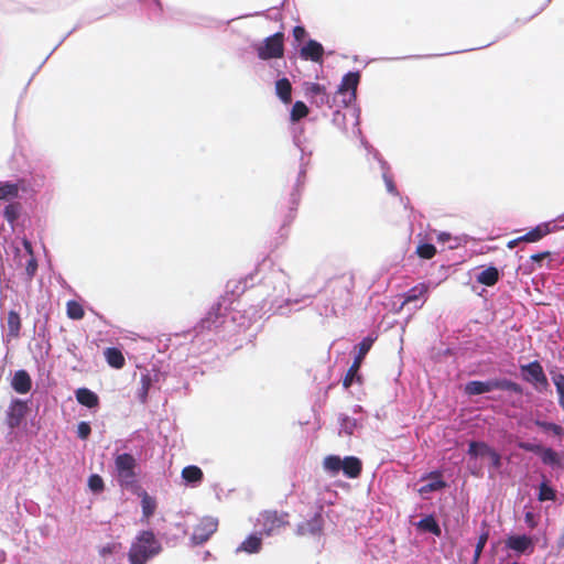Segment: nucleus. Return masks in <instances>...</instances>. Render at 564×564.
Masks as SVG:
<instances>
[{"mask_svg": "<svg viewBox=\"0 0 564 564\" xmlns=\"http://www.w3.org/2000/svg\"><path fill=\"white\" fill-rule=\"evenodd\" d=\"M161 552V544L152 531H142L132 542L128 558L130 564H145Z\"/></svg>", "mask_w": 564, "mask_h": 564, "instance_id": "obj_1", "label": "nucleus"}, {"mask_svg": "<svg viewBox=\"0 0 564 564\" xmlns=\"http://www.w3.org/2000/svg\"><path fill=\"white\" fill-rule=\"evenodd\" d=\"M354 288V276L351 274H343L328 280L325 291L329 295V301L333 307L339 306L341 308H346L352 302Z\"/></svg>", "mask_w": 564, "mask_h": 564, "instance_id": "obj_2", "label": "nucleus"}, {"mask_svg": "<svg viewBox=\"0 0 564 564\" xmlns=\"http://www.w3.org/2000/svg\"><path fill=\"white\" fill-rule=\"evenodd\" d=\"M137 467V459L129 453H122L115 457L116 479L121 488L131 491H137L140 488Z\"/></svg>", "mask_w": 564, "mask_h": 564, "instance_id": "obj_3", "label": "nucleus"}, {"mask_svg": "<svg viewBox=\"0 0 564 564\" xmlns=\"http://www.w3.org/2000/svg\"><path fill=\"white\" fill-rule=\"evenodd\" d=\"M518 447L525 452L540 455L541 462L546 466L560 469L564 468V453H558L552 447H544L530 442H519Z\"/></svg>", "mask_w": 564, "mask_h": 564, "instance_id": "obj_4", "label": "nucleus"}, {"mask_svg": "<svg viewBox=\"0 0 564 564\" xmlns=\"http://www.w3.org/2000/svg\"><path fill=\"white\" fill-rule=\"evenodd\" d=\"M375 339L370 336L365 337L357 346V354L355 356V359L352 361V365L349 367L348 371L346 372V376L343 379V386L347 389L349 388L355 378L357 380H360V377L358 376V371L360 369V366L366 357V355L369 352L373 345Z\"/></svg>", "mask_w": 564, "mask_h": 564, "instance_id": "obj_5", "label": "nucleus"}, {"mask_svg": "<svg viewBox=\"0 0 564 564\" xmlns=\"http://www.w3.org/2000/svg\"><path fill=\"white\" fill-rule=\"evenodd\" d=\"M520 369L523 373V379L533 384L536 391L544 392L549 390V380L544 373L542 365L538 360L531 361L528 365H522Z\"/></svg>", "mask_w": 564, "mask_h": 564, "instance_id": "obj_6", "label": "nucleus"}, {"mask_svg": "<svg viewBox=\"0 0 564 564\" xmlns=\"http://www.w3.org/2000/svg\"><path fill=\"white\" fill-rule=\"evenodd\" d=\"M258 57L267 61L271 58H281L284 54V34L276 32L267 37L261 46L257 48Z\"/></svg>", "mask_w": 564, "mask_h": 564, "instance_id": "obj_7", "label": "nucleus"}, {"mask_svg": "<svg viewBox=\"0 0 564 564\" xmlns=\"http://www.w3.org/2000/svg\"><path fill=\"white\" fill-rule=\"evenodd\" d=\"M290 514L286 511L265 510L261 513V524L263 528V534L267 536L272 535L281 528L290 525Z\"/></svg>", "mask_w": 564, "mask_h": 564, "instance_id": "obj_8", "label": "nucleus"}, {"mask_svg": "<svg viewBox=\"0 0 564 564\" xmlns=\"http://www.w3.org/2000/svg\"><path fill=\"white\" fill-rule=\"evenodd\" d=\"M359 82V72H349L343 77L341 83L337 89V94L344 96L343 101L345 106H348L356 100V93Z\"/></svg>", "mask_w": 564, "mask_h": 564, "instance_id": "obj_9", "label": "nucleus"}, {"mask_svg": "<svg viewBox=\"0 0 564 564\" xmlns=\"http://www.w3.org/2000/svg\"><path fill=\"white\" fill-rule=\"evenodd\" d=\"M218 521L212 517L203 518L194 528L192 540L195 544H203L217 531Z\"/></svg>", "mask_w": 564, "mask_h": 564, "instance_id": "obj_10", "label": "nucleus"}, {"mask_svg": "<svg viewBox=\"0 0 564 564\" xmlns=\"http://www.w3.org/2000/svg\"><path fill=\"white\" fill-rule=\"evenodd\" d=\"M324 519L322 513H315L311 519L297 524L296 534L300 536H319L323 532Z\"/></svg>", "mask_w": 564, "mask_h": 564, "instance_id": "obj_11", "label": "nucleus"}, {"mask_svg": "<svg viewBox=\"0 0 564 564\" xmlns=\"http://www.w3.org/2000/svg\"><path fill=\"white\" fill-rule=\"evenodd\" d=\"M506 546L519 554L534 551L533 540L528 535H510L506 540Z\"/></svg>", "mask_w": 564, "mask_h": 564, "instance_id": "obj_12", "label": "nucleus"}, {"mask_svg": "<svg viewBox=\"0 0 564 564\" xmlns=\"http://www.w3.org/2000/svg\"><path fill=\"white\" fill-rule=\"evenodd\" d=\"M429 479L430 481L419 488L420 495L438 491L446 488L447 484L443 480V474L440 470L431 471L422 477V480Z\"/></svg>", "mask_w": 564, "mask_h": 564, "instance_id": "obj_13", "label": "nucleus"}, {"mask_svg": "<svg viewBox=\"0 0 564 564\" xmlns=\"http://www.w3.org/2000/svg\"><path fill=\"white\" fill-rule=\"evenodd\" d=\"M324 47L315 40H310L300 51L301 58L321 63L323 61Z\"/></svg>", "mask_w": 564, "mask_h": 564, "instance_id": "obj_14", "label": "nucleus"}, {"mask_svg": "<svg viewBox=\"0 0 564 564\" xmlns=\"http://www.w3.org/2000/svg\"><path fill=\"white\" fill-rule=\"evenodd\" d=\"M553 231V227L551 226V223H542L538 225L536 227L529 230L523 236L519 237V240H522L523 242H536L551 234Z\"/></svg>", "mask_w": 564, "mask_h": 564, "instance_id": "obj_15", "label": "nucleus"}, {"mask_svg": "<svg viewBox=\"0 0 564 564\" xmlns=\"http://www.w3.org/2000/svg\"><path fill=\"white\" fill-rule=\"evenodd\" d=\"M11 386L18 393H28L32 388V380L28 371L18 370L12 378Z\"/></svg>", "mask_w": 564, "mask_h": 564, "instance_id": "obj_16", "label": "nucleus"}, {"mask_svg": "<svg viewBox=\"0 0 564 564\" xmlns=\"http://www.w3.org/2000/svg\"><path fill=\"white\" fill-rule=\"evenodd\" d=\"M429 291H430V286L426 283H419V284L414 285L403 295L404 300L401 304V308L404 305H406L411 302L417 301L420 299H423V302H425L427 299Z\"/></svg>", "mask_w": 564, "mask_h": 564, "instance_id": "obj_17", "label": "nucleus"}, {"mask_svg": "<svg viewBox=\"0 0 564 564\" xmlns=\"http://www.w3.org/2000/svg\"><path fill=\"white\" fill-rule=\"evenodd\" d=\"M341 470L348 478H357L362 471V463L356 456H347L343 459Z\"/></svg>", "mask_w": 564, "mask_h": 564, "instance_id": "obj_18", "label": "nucleus"}, {"mask_svg": "<svg viewBox=\"0 0 564 564\" xmlns=\"http://www.w3.org/2000/svg\"><path fill=\"white\" fill-rule=\"evenodd\" d=\"M75 397L79 404L89 409H94L99 405V397L87 388H78L75 391Z\"/></svg>", "mask_w": 564, "mask_h": 564, "instance_id": "obj_19", "label": "nucleus"}, {"mask_svg": "<svg viewBox=\"0 0 564 564\" xmlns=\"http://www.w3.org/2000/svg\"><path fill=\"white\" fill-rule=\"evenodd\" d=\"M7 326L9 338H18L20 336L22 324L19 313H17L15 311H10L8 313Z\"/></svg>", "mask_w": 564, "mask_h": 564, "instance_id": "obj_20", "label": "nucleus"}, {"mask_svg": "<svg viewBox=\"0 0 564 564\" xmlns=\"http://www.w3.org/2000/svg\"><path fill=\"white\" fill-rule=\"evenodd\" d=\"M104 355L109 366L116 369H121L124 366L126 360L120 349L109 347Z\"/></svg>", "mask_w": 564, "mask_h": 564, "instance_id": "obj_21", "label": "nucleus"}, {"mask_svg": "<svg viewBox=\"0 0 564 564\" xmlns=\"http://www.w3.org/2000/svg\"><path fill=\"white\" fill-rule=\"evenodd\" d=\"M24 403L20 400H15L10 408L9 412V425L11 427H15L20 424L22 417L24 416Z\"/></svg>", "mask_w": 564, "mask_h": 564, "instance_id": "obj_22", "label": "nucleus"}, {"mask_svg": "<svg viewBox=\"0 0 564 564\" xmlns=\"http://www.w3.org/2000/svg\"><path fill=\"white\" fill-rule=\"evenodd\" d=\"M416 527H417V529H420L424 532H430V533L434 534L435 536H441V534H442L441 527L438 525L437 521L435 520L434 516H432V514L426 516L423 519H421L416 523Z\"/></svg>", "mask_w": 564, "mask_h": 564, "instance_id": "obj_23", "label": "nucleus"}, {"mask_svg": "<svg viewBox=\"0 0 564 564\" xmlns=\"http://www.w3.org/2000/svg\"><path fill=\"white\" fill-rule=\"evenodd\" d=\"M275 91L279 98L284 104H290L292 100V85L288 78H281L275 83Z\"/></svg>", "mask_w": 564, "mask_h": 564, "instance_id": "obj_24", "label": "nucleus"}, {"mask_svg": "<svg viewBox=\"0 0 564 564\" xmlns=\"http://www.w3.org/2000/svg\"><path fill=\"white\" fill-rule=\"evenodd\" d=\"M499 281V271L495 267H489L485 270H482L477 275V282L486 285V286H492Z\"/></svg>", "mask_w": 564, "mask_h": 564, "instance_id": "obj_25", "label": "nucleus"}, {"mask_svg": "<svg viewBox=\"0 0 564 564\" xmlns=\"http://www.w3.org/2000/svg\"><path fill=\"white\" fill-rule=\"evenodd\" d=\"M491 380L488 381H470L465 387V392L469 395H478L492 391Z\"/></svg>", "mask_w": 564, "mask_h": 564, "instance_id": "obj_26", "label": "nucleus"}, {"mask_svg": "<svg viewBox=\"0 0 564 564\" xmlns=\"http://www.w3.org/2000/svg\"><path fill=\"white\" fill-rule=\"evenodd\" d=\"M182 478L188 484H199L204 478V474L198 466L189 465L183 468Z\"/></svg>", "mask_w": 564, "mask_h": 564, "instance_id": "obj_27", "label": "nucleus"}, {"mask_svg": "<svg viewBox=\"0 0 564 564\" xmlns=\"http://www.w3.org/2000/svg\"><path fill=\"white\" fill-rule=\"evenodd\" d=\"M482 527H484V530H482L481 534L479 535L478 541L476 543L471 564H479V560L481 557L482 551H484V549L488 542V539H489V530L487 528V524L482 523Z\"/></svg>", "mask_w": 564, "mask_h": 564, "instance_id": "obj_28", "label": "nucleus"}, {"mask_svg": "<svg viewBox=\"0 0 564 564\" xmlns=\"http://www.w3.org/2000/svg\"><path fill=\"white\" fill-rule=\"evenodd\" d=\"M491 382L492 390L499 389L511 391L518 394L522 393V387L519 383L511 381L509 379H491Z\"/></svg>", "mask_w": 564, "mask_h": 564, "instance_id": "obj_29", "label": "nucleus"}, {"mask_svg": "<svg viewBox=\"0 0 564 564\" xmlns=\"http://www.w3.org/2000/svg\"><path fill=\"white\" fill-rule=\"evenodd\" d=\"M558 397V405L564 410V375L557 370L550 371Z\"/></svg>", "mask_w": 564, "mask_h": 564, "instance_id": "obj_30", "label": "nucleus"}, {"mask_svg": "<svg viewBox=\"0 0 564 564\" xmlns=\"http://www.w3.org/2000/svg\"><path fill=\"white\" fill-rule=\"evenodd\" d=\"M262 545V541L257 535H249L238 547V551H243L247 553H257L260 551Z\"/></svg>", "mask_w": 564, "mask_h": 564, "instance_id": "obj_31", "label": "nucleus"}, {"mask_svg": "<svg viewBox=\"0 0 564 564\" xmlns=\"http://www.w3.org/2000/svg\"><path fill=\"white\" fill-rule=\"evenodd\" d=\"M66 314L68 318L79 321L84 318L85 311L79 302L70 300L66 303Z\"/></svg>", "mask_w": 564, "mask_h": 564, "instance_id": "obj_32", "label": "nucleus"}, {"mask_svg": "<svg viewBox=\"0 0 564 564\" xmlns=\"http://www.w3.org/2000/svg\"><path fill=\"white\" fill-rule=\"evenodd\" d=\"M343 459L337 455H328L323 460V467L326 471L336 475L341 470Z\"/></svg>", "mask_w": 564, "mask_h": 564, "instance_id": "obj_33", "label": "nucleus"}, {"mask_svg": "<svg viewBox=\"0 0 564 564\" xmlns=\"http://www.w3.org/2000/svg\"><path fill=\"white\" fill-rule=\"evenodd\" d=\"M534 424L545 432H551L554 436L562 438L564 436V429L560 424L536 420Z\"/></svg>", "mask_w": 564, "mask_h": 564, "instance_id": "obj_34", "label": "nucleus"}, {"mask_svg": "<svg viewBox=\"0 0 564 564\" xmlns=\"http://www.w3.org/2000/svg\"><path fill=\"white\" fill-rule=\"evenodd\" d=\"M490 446L487 445L486 443L484 442H470L469 443V447H468V455L473 456V457H478V456H488L489 452H490Z\"/></svg>", "mask_w": 564, "mask_h": 564, "instance_id": "obj_35", "label": "nucleus"}, {"mask_svg": "<svg viewBox=\"0 0 564 564\" xmlns=\"http://www.w3.org/2000/svg\"><path fill=\"white\" fill-rule=\"evenodd\" d=\"M556 498V491L553 489L547 481H542L539 487V501H554Z\"/></svg>", "mask_w": 564, "mask_h": 564, "instance_id": "obj_36", "label": "nucleus"}, {"mask_svg": "<svg viewBox=\"0 0 564 564\" xmlns=\"http://www.w3.org/2000/svg\"><path fill=\"white\" fill-rule=\"evenodd\" d=\"M19 195V187L17 184L4 183L0 184V200L15 198Z\"/></svg>", "mask_w": 564, "mask_h": 564, "instance_id": "obj_37", "label": "nucleus"}, {"mask_svg": "<svg viewBox=\"0 0 564 564\" xmlns=\"http://www.w3.org/2000/svg\"><path fill=\"white\" fill-rule=\"evenodd\" d=\"M141 506L142 513L145 518H150L154 513L156 508L155 500L152 497H150L147 492H143L142 495Z\"/></svg>", "mask_w": 564, "mask_h": 564, "instance_id": "obj_38", "label": "nucleus"}, {"mask_svg": "<svg viewBox=\"0 0 564 564\" xmlns=\"http://www.w3.org/2000/svg\"><path fill=\"white\" fill-rule=\"evenodd\" d=\"M308 115V108L303 101H296L291 110V120L296 122Z\"/></svg>", "mask_w": 564, "mask_h": 564, "instance_id": "obj_39", "label": "nucleus"}, {"mask_svg": "<svg viewBox=\"0 0 564 564\" xmlns=\"http://www.w3.org/2000/svg\"><path fill=\"white\" fill-rule=\"evenodd\" d=\"M220 310L221 305L219 303L213 305L208 313L206 314V316L204 317V319H206L207 322L210 321L216 326H219L223 323Z\"/></svg>", "mask_w": 564, "mask_h": 564, "instance_id": "obj_40", "label": "nucleus"}, {"mask_svg": "<svg viewBox=\"0 0 564 564\" xmlns=\"http://www.w3.org/2000/svg\"><path fill=\"white\" fill-rule=\"evenodd\" d=\"M325 90V86L318 83H308L305 85V96L311 99H315L319 95L324 96Z\"/></svg>", "mask_w": 564, "mask_h": 564, "instance_id": "obj_41", "label": "nucleus"}, {"mask_svg": "<svg viewBox=\"0 0 564 564\" xmlns=\"http://www.w3.org/2000/svg\"><path fill=\"white\" fill-rule=\"evenodd\" d=\"M416 253L422 259H432L436 253V248L431 243H422L416 248Z\"/></svg>", "mask_w": 564, "mask_h": 564, "instance_id": "obj_42", "label": "nucleus"}, {"mask_svg": "<svg viewBox=\"0 0 564 564\" xmlns=\"http://www.w3.org/2000/svg\"><path fill=\"white\" fill-rule=\"evenodd\" d=\"M88 487L90 488V490H93L94 492H100L104 490L105 488V484H104V480L102 478L97 475V474H94L91 475L89 478H88Z\"/></svg>", "mask_w": 564, "mask_h": 564, "instance_id": "obj_43", "label": "nucleus"}, {"mask_svg": "<svg viewBox=\"0 0 564 564\" xmlns=\"http://www.w3.org/2000/svg\"><path fill=\"white\" fill-rule=\"evenodd\" d=\"M19 204H10L4 208V217L9 223H14L19 217Z\"/></svg>", "mask_w": 564, "mask_h": 564, "instance_id": "obj_44", "label": "nucleus"}, {"mask_svg": "<svg viewBox=\"0 0 564 564\" xmlns=\"http://www.w3.org/2000/svg\"><path fill=\"white\" fill-rule=\"evenodd\" d=\"M91 433V427L88 422H80L77 425V436L80 440H87Z\"/></svg>", "mask_w": 564, "mask_h": 564, "instance_id": "obj_45", "label": "nucleus"}, {"mask_svg": "<svg viewBox=\"0 0 564 564\" xmlns=\"http://www.w3.org/2000/svg\"><path fill=\"white\" fill-rule=\"evenodd\" d=\"M215 324H213L210 321H206L204 318L200 319V322L194 327L195 333L203 334L206 330H212L213 328H217Z\"/></svg>", "mask_w": 564, "mask_h": 564, "instance_id": "obj_46", "label": "nucleus"}, {"mask_svg": "<svg viewBox=\"0 0 564 564\" xmlns=\"http://www.w3.org/2000/svg\"><path fill=\"white\" fill-rule=\"evenodd\" d=\"M36 270H37V262H36L35 258L32 256L25 267V272H26L29 281L32 280V278L35 275Z\"/></svg>", "mask_w": 564, "mask_h": 564, "instance_id": "obj_47", "label": "nucleus"}, {"mask_svg": "<svg viewBox=\"0 0 564 564\" xmlns=\"http://www.w3.org/2000/svg\"><path fill=\"white\" fill-rule=\"evenodd\" d=\"M488 457L494 468L498 469L501 467V456L497 451L490 448Z\"/></svg>", "mask_w": 564, "mask_h": 564, "instance_id": "obj_48", "label": "nucleus"}, {"mask_svg": "<svg viewBox=\"0 0 564 564\" xmlns=\"http://www.w3.org/2000/svg\"><path fill=\"white\" fill-rule=\"evenodd\" d=\"M307 33L304 26L296 25L293 29V37L295 42L300 43L306 37Z\"/></svg>", "mask_w": 564, "mask_h": 564, "instance_id": "obj_49", "label": "nucleus"}, {"mask_svg": "<svg viewBox=\"0 0 564 564\" xmlns=\"http://www.w3.org/2000/svg\"><path fill=\"white\" fill-rule=\"evenodd\" d=\"M115 550H116L115 544H107L99 550V554L102 557H106L107 555L112 554L115 552Z\"/></svg>", "mask_w": 564, "mask_h": 564, "instance_id": "obj_50", "label": "nucleus"}, {"mask_svg": "<svg viewBox=\"0 0 564 564\" xmlns=\"http://www.w3.org/2000/svg\"><path fill=\"white\" fill-rule=\"evenodd\" d=\"M314 102H315L317 106L328 105V104H329V96H328V94L326 93V90L324 91V96H323V95L317 96V97L314 99Z\"/></svg>", "mask_w": 564, "mask_h": 564, "instance_id": "obj_51", "label": "nucleus"}, {"mask_svg": "<svg viewBox=\"0 0 564 564\" xmlns=\"http://www.w3.org/2000/svg\"><path fill=\"white\" fill-rule=\"evenodd\" d=\"M550 252L549 251H543V252H539V253H534L531 256V260L534 261V262H541L543 259L550 257Z\"/></svg>", "mask_w": 564, "mask_h": 564, "instance_id": "obj_52", "label": "nucleus"}, {"mask_svg": "<svg viewBox=\"0 0 564 564\" xmlns=\"http://www.w3.org/2000/svg\"><path fill=\"white\" fill-rule=\"evenodd\" d=\"M149 386H150L149 378L148 377H143L142 378V398H143V400L145 399V395L148 393Z\"/></svg>", "mask_w": 564, "mask_h": 564, "instance_id": "obj_53", "label": "nucleus"}, {"mask_svg": "<svg viewBox=\"0 0 564 564\" xmlns=\"http://www.w3.org/2000/svg\"><path fill=\"white\" fill-rule=\"evenodd\" d=\"M525 522L529 524V527L531 528H534L535 527V521H534V516L533 513L531 512H527L525 513Z\"/></svg>", "mask_w": 564, "mask_h": 564, "instance_id": "obj_54", "label": "nucleus"}, {"mask_svg": "<svg viewBox=\"0 0 564 564\" xmlns=\"http://www.w3.org/2000/svg\"><path fill=\"white\" fill-rule=\"evenodd\" d=\"M520 242H523L522 240H519V237L513 239V240H510L508 243H507V247L509 249H513L516 248Z\"/></svg>", "mask_w": 564, "mask_h": 564, "instance_id": "obj_55", "label": "nucleus"}, {"mask_svg": "<svg viewBox=\"0 0 564 564\" xmlns=\"http://www.w3.org/2000/svg\"><path fill=\"white\" fill-rule=\"evenodd\" d=\"M557 546L560 549H564V525H563V529H562V532H561V535L557 540Z\"/></svg>", "mask_w": 564, "mask_h": 564, "instance_id": "obj_56", "label": "nucleus"}, {"mask_svg": "<svg viewBox=\"0 0 564 564\" xmlns=\"http://www.w3.org/2000/svg\"><path fill=\"white\" fill-rule=\"evenodd\" d=\"M437 239H438V241L444 242V241H447L451 239V235L446 234V232H442L438 235Z\"/></svg>", "mask_w": 564, "mask_h": 564, "instance_id": "obj_57", "label": "nucleus"}, {"mask_svg": "<svg viewBox=\"0 0 564 564\" xmlns=\"http://www.w3.org/2000/svg\"><path fill=\"white\" fill-rule=\"evenodd\" d=\"M387 187H388V191H389L390 193H395V192H397V189H395V186H394L393 182H392V181H390V180H389V181H387Z\"/></svg>", "mask_w": 564, "mask_h": 564, "instance_id": "obj_58", "label": "nucleus"}, {"mask_svg": "<svg viewBox=\"0 0 564 564\" xmlns=\"http://www.w3.org/2000/svg\"><path fill=\"white\" fill-rule=\"evenodd\" d=\"M24 246H25V248L30 251V253L32 254L31 243H30V242H28V241H25V242H24Z\"/></svg>", "mask_w": 564, "mask_h": 564, "instance_id": "obj_59", "label": "nucleus"}, {"mask_svg": "<svg viewBox=\"0 0 564 564\" xmlns=\"http://www.w3.org/2000/svg\"><path fill=\"white\" fill-rule=\"evenodd\" d=\"M511 564H519V563H517V562H513V563H511Z\"/></svg>", "mask_w": 564, "mask_h": 564, "instance_id": "obj_60", "label": "nucleus"}]
</instances>
